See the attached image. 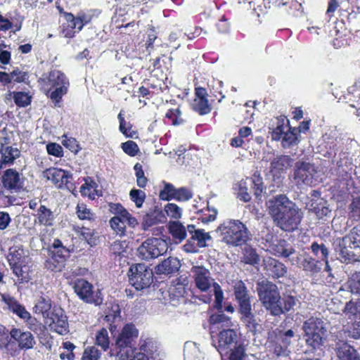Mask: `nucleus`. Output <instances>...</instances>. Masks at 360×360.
<instances>
[{
	"label": "nucleus",
	"mask_w": 360,
	"mask_h": 360,
	"mask_svg": "<svg viewBox=\"0 0 360 360\" xmlns=\"http://www.w3.org/2000/svg\"><path fill=\"white\" fill-rule=\"evenodd\" d=\"M77 214L82 220H91L94 218V214L84 203H79L77 206Z\"/></svg>",
	"instance_id": "obj_52"
},
{
	"label": "nucleus",
	"mask_w": 360,
	"mask_h": 360,
	"mask_svg": "<svg viewBox=\"0 0 360 360\" xmlns=\"http://www.w3.org/2000/svg\"><path fill=\"white\" fill-rule=\"evenodd\" d=\"M165 211L171 218L179 219L181 216V209L174 203H168L166 205Z\"/></svg>",
	"instance_id": "obj_61"
},
{
	"label": "nucleus",
	"mask_w": 360,
	"mask_h": 360,
	"mask_svg": "<svg viewBox=\"0 0 360 360\" xmlns=\"http://www.w3.org/2000/svg\"><path fill=\"white\" fill-rule=\"evenodd\" d=\"M122 148L130 156H135L139 150L138 145L133 141H127L122 143Z\"/></svg>",
	"instance_id": "obj_62"
},
{
	"label": "nucleus",
	"mask_w": 360,
	"mask_h": 360,
	"mask_svg": "<svg viewBox=\"0 0 360 360\" xmlns=\"http://www.w3.org/2000/svg\"><path fill=\"white\" fill-rule=\"evenodd\" d=\"M333 247L338 259L342 263L347 264L360 262V255L353 249V245L346 235L333 239Z\"/></svg>",
	"instance_id": "obj_9"
},
{
	"label": "nucleus",
	"mask_w": 360,
	"mask_h": 360,
	"mask_svg": "<svg viewBox=\"0 0 360 360\" xmlns=\"http://www.w3.org/2000/svg\"><path fill=\"white\" fill-rule=\"evenodd\" d=\"M193 240L197 241V245L199 248H205L207 246V242L212 240L209 233L205 232L203 229H198L191 237Z\"/></svg>",
	"instance_id": "obj_43"
},
{
	"label": "nucleus",
	"mask_w": 360,
	"mask_h": 360,
	"mask_svg": "<svg viewBox=\"0 0 360 360\" xmlns=\"http://www.w3.org/2000/svg\"><path fill=\"white\" fill-rule=\"evenodd\" d=\"M176 189L172 184L164 182V188L160 192V198L165 200L174 198Z\"/></svg>",
	"instance_id": "obj_49"
},
{
	"label": "nucleus",
	"mask_w": 360,
	"mask_h": 360,
	"mask_svg": "<svg viewBox=\"0 0 360 360\" xmlns=\"http://www.w3.org/2000/svg\"><path fill=\"white\" fill-rule=\"evenodd\" d=\"M43 176L58 188H66L71 190L73 188V184L71 182L72 175L62 169L51 167L43 172Z\"/></svg>",
	"instance_id": "obj_12"
},
{
	"label": "nucleus",
	"mask_w": 360,
	"mask_h": 360,
	"mask_svg": "<svg viewBox=\"0 0 360 360\" xmlns=\"http://www.w3.org/2000/svg\"><path fill=\"white\" fill-rule=\"evenodd\" d=\"M40 82H43L44 86H46L49 91L52 88H55L50 93V98L57 105L60 103L62 97L68 91L69 86V80L65 75L59 70H51L49 75L44 74L39 79Z\"/></svg>",
	"instance_id": "obj_5"
},
{
	"label": "nucleus",
	"mask_w": 360,
	"mask_h": 360,
	"mask_svg": "<svg viewBox=\"0 0 360 360\" xmlns=\"http://www.w3.org/2000/svg\"><path fill=\"white\" fill-rule=\"evenodd\" d=\"M343 312L349 319H351L352 316L356 315L358 313H360V302H354L349 301L347 302L344 307Z\"/></svg>",
	"instance_id": "obj_55"
},
{
	"label": "nucleus",
	"mask_w": 360,
	"mask_h": 360,
	"mask_svg": "<svg viewBox=\"0 0 360 360\" xmlns=\"http://www.w3.org/2000/svg\"><path fill=\"white\" fill-rule=\"evenodd\" d=\"M193 109L200 115H205L210 112L211 107L207 98H195L192 103Z\"/></svg>",
	"instance_id": "obj_40"
},
{
	"label": "nucleus",
	"mask_w": 360,
	"mask_h": 360,
	"mask_svg": "<svg viewBox=\"0 0 360 360\" xmlns=\"http://www.w3.org/2000/svg\"><path fill=\"white\" fill-rule=\"evenodd\" d=\"M169 231L172 237L179 240V243L183 241L186 237V229L179 221H170Z\"/></svg>",
	"instance_id": "obj_30"
},
{
	"label": "nucleus",
	"mask_w": 360,
	"mask_h": 360,
	"mask_svg": "<svg viewBox=\"0 0 360 360\" xmlns=\"http://www.w3.org/2000/svg\"><path fill=\"white\" fill-rule=\"evenodd\" d=\"M65 23L63 24V33L65 37L72 38L75 33L79 32V23L77 16H75L72 13L66 12L63 15Z\"/></svg>",
	"instance_id": "obj_22"
},
{
	"label": "nucleus",
	"mask_w": 360,
	"mask_h": 360,
	"mask_svg": "<svg viewBox=\"0 0 360 360\" xmlns=\"http://www.w3.org/2000/svg\"><path fill=\"white\" fill-rule=\"evenodd\" d=\"M120 318V307L117 304H111L109 311L107 312L105 320L107 322H114Z\"/></svg>",
	"instance_id": "obj_56"
},
{
	"label": "nucleus",
	"mask_w": 360,
	"mask_h": 360,
	"mask_svg": "<svg viewBox=\"0 0 360 360\" xmlns=\"http://www.w3.org/2000/svg\"><path fill=\"white\" fill-rule=\"evenodd\" d=\"M311 250L316 257L320 258L322 261H326L328 258V249L323 243L313 242L311 245Z\"/></svg>",
	"instance_id": "obj_38"
},
{
	"label": "nucleus",
	"mask_w": 360,
	"mask_h": 360,
	"mask_svg": "<svg viewBox=\"0 0 360 360\" xmlns=\"http://www.w3.org/2000/svg\"><path fill=\"white\" fill-rule=\"evenodd\" d=\"M191 191L186 188L181 187L176 189V192L174 199L179 201H186L191 199Z\"/></svg>",
	"instance_id": "obj_64"
},
{
	"label": "nucleus",
	"mask_w": 360,
	"mask_h": 360,
	"mask_svg": "<svg viewBox=\"0 0 360 360\" xmlns=\"http://www.w3.org/2000/svg\"><path fill=\"white\" fill-rule=\"evenodd\" d=\"M11 269L18 278V281L20 283H27L31 279L29 266L20 264L11 267Z\"/></svg>",
	"instance_id": "obj_34"
},
{
	"label": "nucleus",
	"mask_w": 360,
	"mask_h": 360,
	"mask_svg": "<svg viewBox=\"0 0 360 360\" xmlns=\"http://www.w3.org/2000/svg\"><path fill=\"white\" fill-rule=\"evenodd\" d=\"M235 298L238 304V312L252 309L251 296L245 284L242 281H236L233 284Z\"/></svg>",
	"instance_id": "obj_14"
},
{
	"label": "nucleus",
	"mask_w": 360,
	"mask_h": 360,
	"mask_svg": "<svg viewBox=\"0 0 360 360\" xmlns=\"http://www.w3.org/2000/svg\"><path fill=\"white\" fill-rule=\"evenodd\" d=\"M199 352L198 348L194 342H187L184 345V357L187 360H197L196 355Z\"/></svg>",
	"instance_id": "obj_48"
},
{
	"label": "nucleus",
	"mask_w": 360,
	"mask_h": 360,
	"mask_svg": "<svg viewBox=\"0 0 360 360\" xmlns=\"http://www.w3.org/2000/svg\"><path fill=\"white\" fill-rule=\"evenodd\" d=\"M297 129L288 127V131L284 134L282 140V146L283 148H290L292 146L297 145L299 142L297 138Z\"/></svg>",
	"instance_id": "obj_35"
},
{
	"label": "nucleus",
	"mask_w": 360,
	"mask_h": 360,
	"mask_svg": "<svg viewBox=\"0 0 360 360\" xmlns=\"http://www.w3.org/2000/svg\"><path fill=\"white\" fill-rule=\"evenodd\" d=\"M272 253L277 257H289L295 252V248L285 240L280 239L274 243L271 246Z\"/></svg>",
	"instance_id": "obj_24"
},
{
	"label": "nucleus",
	"mask_w": 360,
	"mask_h": 360,
	"mask_svg": "<svg viewBox=\"0 0 360 360\" xmlns=\"http://www.w3.org/2000/svg\"><path fill=\"white\" fill-rule=\"evenodd\" d=\"M38 221L40 224L51 226L54 219L53 212L44 205H41L38 210Z\"/></svg>",
	"instance_id": "obj_33"
},
{
	"label": "nucleus",
	"mask_w": 360,
	"mask_h": 360,
	"mask_svg": "<svg viewBox=\"0 0 360 360\" xmlns=\"http://www.w3.org/2000/svg\"><path fill=\"white\" fill-rule=\"evenodd\" d=\"M15 103L20 107H25L31 102V97L25 92L19 91L14 94Z\"/></svg>",
	"instance_id": "obj_53"
},
{
	"label": "nucleus",
	"mask_w": 360,
	"mask_h": 360,
	"mask_svg": "<svg viewBox=\"0 0 360 360\" xmlns=\"http://www.w3.org/2000/svg\"><path fill=\"white\" fill-rule=\"evenodd\" d=\"M4 299L8 305V309L13 313L16 314L19 317L23 319L30 318V313L25 309V307L18 304L15 300L11 297H8V299L4 297Z\"/></svg>",
	"instance_id": "obj_32"
},
{
	"label": "nucleus",
	"mask_w": 360,
	"mask_h": 360,
	"mask_svg": "<svg viewBox=\"0 0 360 360\" xmlns=\"http://www.w3.org/2000/svg\"><path fill=\"white\" fill-rule=\"evenodd\" d=\"M266 206L269 214L282 230L292 231L297 229L302 218L300 210L285 195L273 196L266 201Z\"/></svg>",
	"instance_id": "obj_1"
},
{
	"label": "nucleus",
	"mask_w": 360,
	"mask_h": 360,
	"mask_svg": "<svg viewBox=\"0 0 360 360\" xmlns=\"http://www.w3.org/2000/svg\"><path fill=\"white\" fill-rule=\"evenodd\" d=\"M51 300L41 297L37 304H35L34 309L36 313L41 314L44 317H49L51 312Z\"/></svg>",
	"instance_id": "obj_37"
},
{
	"label": "nucleus",
	"mask_w": 360,
	"mask_h": 360,
	"mask_svg": "<svg viewBox=\"0 0 360 360\" xmlns=\"http://www.w3.org/2000/svg\"><path fill=\"white\" fill-rule=\"evenodd\" d=\"M349 215L360 224V197L354 198L349 205Z\"/></svg>",
	"instance_id": "obj_47"
},
{
	"label": "nucleus",
	"mask_w": 360,
	"mask_h": 360,
	"mask_svg": "<svg viewBox=\"0 0 360 360\" xmlns=\"http://www.w3.org/2000/svg\"><path fill=\"white\" fill-rule=\"evenodd\" d=\"M11 338L18 342L21 349H31L34 347L35 341L30 332H23L19 328H13L10 331Z\"/></svg>",
	"instance_id": "obj_20"
},
{
	"label": "nucleus",
	"mask_w": 360,
	"mask_h": 360,
	"mask_svg": "<svg viewBox=\"0 0 360 360\" xmlns=\"http://www.w3.org/2000/svg\"><path fill=\"white\" fill-rule=\"evenodd\" d=\"M335 350L339 360H360L356 350L345 342H337Z\"/></svg>",
	"instance_id": "obj_21"
},
{
	"label": "nucleus",
	"mask_w": 360,
	"mask_h": 360,
	"mask_svg": "<svg viewBox=\"0 0 360 360\" xmlns=\"http://www.w3.org/2000/svg\"><path fill=\"white\" fill-rule=\"evenodd\" d=\"M210 321L213 325L221 324V326L230 327L232 326L231 318L223 313L212 314Z\"/></svg>",
	"instance_id": "obj_46"
},
{
	"label": "nucleus",
	"mask_w": 360,
	"mask_h": 360,
	"mask_svg": "<svg viewBox=\"0 0 360 360\" xmlns=\"http://www.w3.org/2000/svg\"><path fill=\"white\" fill-rule=\"evenodd\" d=\"M294 160L289 155H279L274 158L271 162V171L281 172L291 167Z\"/></svg>",
	"instance_id": "obj_25"
},
{
	"label": "nucleus",
	"mask_w": 360,
	"mask_h": 360,
	"mask_svg": "<svg viewBox=\"0 0 360 360\" xmlns=\"http://www.w3.org/2000/svg\"><path fill=\"white\" fill-rule=\"evenodd\" d=\"M111 228L120 236L125 234L126 231V222H124L118 217H112L110 220Z\"/></svg>",
	"instance_id": "obj_54"
},
{
	"label": "nucleus",
	"mask_w": 360,
	"mask_h": 360,
	"mask_svg": "<svg viewBox=\"0 0 360 360\" xmlns=\"http://www.w3.org/2000/svg\"><path fill=\"white\" fill-rule=\"evenodd\" d=\"M264 266L269 275L274 278L284 277L288 272V269L283 263L272 257L265 259Z\"/></svg>",
	"instance_id": "obj_18"
},
{
	"label": "nucleus",
	"mask_w": 360,
	"mask_h": 360,
	"mask_svg": "<svg viewBox=\"0 0 360 360\" xmlns=\"http://www.w3.org/2000/svg\"><path fill=\"white\" fill-rule=\"evenodd\" d=\"M240 262L246 264L255 266L259 264L260 257L256 249L250 245H245L242 252Z\"/></svg>",
	"instance_id": "obj_27"
},
{
	"label": "nucleus",
	"mask_w": 360,
	"mask_h": 360,
	"mask_svg": "<svg viewBox=\"0 0 360 360\" xmlns=\"http://www.w3.org/2000/svg\"><path fill=\"white\" fill-rule=\"evenodd\" d=\"M301 259V264L299 268L303 271L309 272L311 274H317L321 271V268L319 265V262L309 254H304V257Z\"/></svg>",
	"instance_id": "obj_29"
},
{
	"label": "nucleus",
	"mask_w": 360,
	"mask_h": 360,
	"mask_svg": "<svg viewBox=\"0 0 360 360\" xmlns=\"http://www.w3.org/2000/svg\"><path fill=\"white\" fill-rule=\"evenodd\" d=\"M298 302L299 300L297 297L291 295H284L283 297L281 299V308L282 310L281 314L294 309V307Z\"/></svg>",
	"instance_id": "obj_36"
},
{
	"label": "nucleus",
	"mask_w": 360,
	"mask_h": 360,
	"mask_svg": "<svg viewBox=\"0 0 360 360\" xmlns=\"http://www.w3.org/2000/svg\"><path fill=\"white\" fill-rule=\"evenodd\" d=\"M319 219H323L324 218L330 217L331 210L329 208L327 202L321 200L320 202L317 203L312 209Z\"/></svg>",
	"instance_id": "obj_39"
},
{
	"label": "nucleus",
	"mask_w": 360,
	"mask_h": 360,
	"mask_svg": "<svg viewBox=\"0 0 360 360\" xmlns=\"http://www.w3.org/2000/svg\"><path fill=\"white\" fill-rule=\"evenodd\" d=\"M180 266V262L176 257H169L156 266L155 272L158 274H172L178 271Z\"/></svg>",
	"instance_id": "obj_23"
},
{
	"label": "nucleus",
	"mask_w": 360,
	"mask_h": 360,
	"mask_svg": "<svg viewBox=\"0 0 360 360\" xmlns=\"http://www.w3.org/2000/svg\"><path fill=\"white\" fill-rule=\"evenodd\" d=\"M347 283L352 293L360 295V271L352 274L349 278Z\"/></svg>",
	"instance_id": "obj_45"
},
{
	"label": "nucleus",
	"mask_w": 360,
	"mask_h": 360,
	"mask_svg": "<svg viewBox=\"0 0 360 360\" xmlns=\"http://www.w3.org/2000/svg\"><path fill=\"white\" fill-rule=\"evenodd\" d=\"M48 257L44 262V266L51 271H61L65 267V262L70 255H60L58 251L56 252L48 251Z\"/></svg>",
	"instance_id": "obj_19"
},
{
	"label": "nucleus",
	"mask_w": 360,
	"mask_h": 360,
	"mask_svg": "<svg viewBox=\"0 0 360 360\" xmlns=\"http://www.w3.org/2000/svg\"><path fill=\"white\" fill-rule=\"evenodd\" d=\"M27 320L28 328L36 334H41L45 330V326L38 321L37 319L30 316V318H27Z\"/></svg>",
	"instance_id": "obj_58"
},
{
	"label": "nucleus",
	"mask_w": 360,
	"mask_h": 360,
	"mask_svg": "<svg viewBox=\"0 0 360 360\" xmlns=\"http://www.w3.org/2000/svg\"><path fill=\"white\" fill-rule=\"evenodd\" d=\"M1 155L0 169H3L6 165H11L14 160L20 156V151L16 148L12 146H4L0 148Z\"/></svg>",
	"instance_id": "obj_26"
},
{
	"label": "nucleus",
	"mask_w": 360,
	"mask_h": 360,
	"mask_svg": "<svg viewBox=\"0 0 360 360\" xmlns=\"http://www.w3.org/2000/svg\"><path fill=\"white\" fill-rule=\"evenodd\" d=\"M129 195L131 199L135 202L137 207H141L144 202L146 193L144 191L138 189H132Z\"/></svg>",
	"instance_id": "obj_60"
},
{
	"label": "nucleus",
	"mask_w": 360,
	"mask_h": 360,
	"mask_svg": "<svg viewBox=\"0 0 360 360\" xmlns=\"http://www.w3.org/2000/svg\"><path fill=\"white\" fill-rule=\"evenodd\" d=\"M138 336L139 330L134 324L128 323L123 327L115 344L120 360L128 359L135 353Z\"/></svg>",
	"instance_id": "obj_4"
},
{
	"label": "nucleus",
	"mask_w": 360,
	"mask_h": 360,
	"mask_svg": "<svg viewBox=\"0 0 360 360\" xmlns=\"http://www.w3.org/2000/svg\"><path fill=\"white\" fill-rule=\"evenodd\" d=\"M251 186L253 190L254 195L259 197L263 193L265 187L263 185L262 179L259 175L254 174L251 179Z\"/></svg>",
	"instance_id": "obj_51"
},
{
	"label": "nucleus",
	"mask_w": 360,
	"mask_h": 360,
	"mask_svg": "<svg viewBox=\"0 0 360 360\" xmlns=\"http://www.w3.org/2000/svg\"><path fill=\"white\" fill-rule=\"evenodd\" d=\"M346 236L351 241L353 249L360 255V230L354 227Z\"/></svg>",
	"instance_id": "obj_50"
},
{
	"label": "nucleus",
	"mask_w": 360,
	"mask_h": 360,
	"mask_svg": "<svg viewBox=\"0 0 360 360\" xmlns=\"http://www.w3.org/2000/svg\"><path fill=\"white\" fill-rule=\"evenodd\" d=\"M96 344L100 346L103 350L109 347L110 341L108 330L102 328L96 335Z\"/></svg>",
	"instance_id": "obj_44"
},
{
	"label": "nucleus",
	"mask_w": 360,
	"mask_h": 360,
	"mask_svg": "<svg viewBox=\"0 0 360 360\" xmlns=\"http://www.w3.org/2000/svg\"><path fill=\"white\" fill-rule=\"evenodd\" d=\"M75 293L84 302L99 306L103 303V299L100 290L96 292L93 290V285L83 278L77 279L73 286Z\"/></svg>",
	"instance_id": "obj_10"
},
{
	"label": "nucleus",
	"mask_w": 360,
	"mask_h": 360,
	"mask_svg": "<svg viewBox=\"0 0 360 360\" xmlns=\"http://www.w3.org/2000/svg\"><path fill=\"white\" fill-rule=\"evenodd\" d=\"M214 295V307L217 309H222V302L224 300V293L217 283H213Z\"/></svg>",
	"instance_id": "obj_57"
},
{
	"label": "nucleus",
	"mask_w": 360,
	"mask_h": 360,
	"mask_svg": "<svg viewBox=\"0 0 360 360\" xmlns=\"http://www.w3.org/2000/svg\"><path fill=\"white\" fill-rule=\"evenodd\" d=\"M49 323L50 326L58 333L63 335L68 332V323L66 315L60 307H54L51 312Z\"/></svg>",
	"instance_id": "obj_16"
},
{
	"label": "nucleus",
	"mask_w": 360,
	"mask_h": 360,
	"mask_svg": "<svg viewBox=\"0 0 360 360\" xmlns=\"http://www.w3.org/2000/svg\"><path fill=\"white\" fill-rule=\"evenodd\" d=\"M223 353L229 354V360H243L245 356V348L243 342L240 341L233 347H229L228 352Z\"/></svg>",
	"instance_id": "obj_31"
},
{
	"label": "nucleus",
	"mask_w": 360,
	"mask_h": 360,
	"mask_svg": "<svg viewBox=\"0 0 360 360\" xmlns=\"http://www.w3.org/2000/svg\"><path fill=\"white\" fill-rule=\"evenodd\" d=\"M222 241L228 245L238 246L251 239L252 235L247 226L239 220L227 219L218 226Z\"/></svg>",
	"instance_id": "obj_2"
},
{
	"label": "nucleus",
	"mask_w": 360,
	"mask_h": 360,
	"mask_svg": "<svg viewBox=\"0 0 360 360\" xmlns=\"http://www.w3.org/2000/svg\"><path fill=\"white\" fill-rule=\"evenodd\" d=\"M128 276L130 284L137 290L149 288L153 281L152 269L144 264L131 265Z\"/></svg>",
	"instance_id": "obj_7"
},
{
	"label": "nucleus",
	"mask_w": 360,
	"mask_h": 360,
	"mask_svg": "<svg viewBox=\"0 0 360 360\" xmlns=\"http://www.w3.org/2000/svg\"><path fill=\"white\" fill-rule=\"evenodd\" d=\"M241 315L240 320L253 335L256 334L259 327V324L257 323L255 316L252 312V309L247 310L245 311L239 312Z\"/></svg>",
	"instance_id": "obj_28"
},
{
	"label": "nucleus",
	"mask_w": 360,
	"mask_h": 360,
	"mask_svg": "<svg viewBox=\"0 0 360 360\" xmlns=\"http://www.w3.org/2000/svg\"><path fill=\"white\" fill-rule=\"evenodd\" d=\"M195 286L202 292H207L213 285L210 271L202 266H193L191 269Z\"/></svg>",
	"instance_id": "obj_13"
},
{
	"label": "nucleus",
	"mask_w": 360,
	"mask_h": 360,
	"mask_svg": "<svg viewBox=\"0 0 360 360\" xmlns=\"http://www.w3.org/2000/svg\"><path fill=\"white\" fill-rule=\"evenodd\" d=\"M256 291L259 300L271 315H281V296L275 283L266 279L259 281L256 283Z\"/></svg>",
	"instance_id": "obj_3"
},
{
	"label": "nucleus",
	"mask_w": 360,
	"mask_h": 360,
	"mask_svg": "<svg viewBox=\"0 0 360 360\" xmlns=\"http://www.w3.org/2000/svg\"><path fill=\"white\" fill-rule=\"evenodd\" d=\"M302 328L309 346L316 349L323 345L326 328L322 319L312 316L304 322Z\"/></svg>",
	"instance_id": "obj_6"
},
{
	"label": "nucleus",
	"mask_w": 360,
	"mask_h": 360,
	"mask_svg": "<svg viewBox=\"0 0 360 360\" xmlns=\"http://www.w3.org/2000/svg\"><path fill=\"white\" fill-rule=\"evenodd\" d=\"M101 352L95 347H89L83 352L82 360H98Z\"/></svg>",
	"instance_id": "obj_59"
},
{
	"label": "nucleus",
	"mask_w": 360,
	"mask_h": 360,
	"mask_svg": "<svg viewBox=\"0 0 360 360\" xmlns=\"http://www.w3.org/2000/svg\"><path fill=\"white\" fill-rule=\"evenodd\" d=\"M218 336L217 349L220 353L228 352L229 347H233L240 341L237 332L233 329H223Z\"/></svg>",
	"instance_id": "obj_17"
},
{
	"label": "nucleus",
	"mask_w": 360,
	"mask_h": 360,
	"mask_svg": "<svg viewBox=\"0 0 360 360\" xmlns=\"http://www.w3.org/2000/svg\"><path fill=\"white\" fill-rule=\"evenodd\" d=\"M316 173L315 166L309 162L298 160L295 163L293 179L297 185L311 186Z\"/></svg>",
	"instance_id": "obj_11"
},
{
	"label": "nucleus",
	"mask_w": 360,
	"mask_h": 360,
	"mask_svg": "<svg viewBox=\"0 0 360 360\" xmlns=\"http://www.w3.org/2000/svg\"><path fill=\"white\" fill-rule=\"evenodd\" d=\"M77 18L79 23V29L84 27V25L90 23L94 17L96 16V11L94 10H87V11H80L77 15Z\"/></svg>",
	"instance_id": "obj_41"
},
{
	"label": "nucleus",
	"mask_w": 360,
	"mask_h": 360,
	"mask_svg": "<svg viewBox=\"0 0 360 360\" xmlns=\"http://www.w3.org/2000/svg\"><path fill=\"white\" fill-rule=\"evenodd\" d=\"M3 186L8 190L20 191L24 186V177L15 169H6L2 176Z\"/></svg>",
	"instance_id": "obj_15"
},
{
	"label": "nucleus",
	"mask_w": 360,
	"mask_h": 360,
	"mask_svg": "<svg viewBox=\"0 0 360 360\" xmlns=\"http://www.w3.org/2000/svg\"><path fill=\"white\" fill-rule=\"evenodd\" d=\"M168 244L160 238L146 240L137 249V255L143 260H150L163 255L167 252Z\"/></svg>",
	"instance_id": "obj_8"
},
{
	"label": "nucleus",
	"mask_w": 360,
	"mask_h": 360,
	"mask_svg": "<svg viewBox=\"0 0 360 360\" xmlns=\"http://www.w3.org/2000/svg\"><path fill=\"white\" fill-rule=\"evenodd\" d=\"M345 333L348 334L349 338L353 339H359L360 338V319L359 321H356L352 323L350 326H349Z\"/></svg>",
	"instance_id": "obj_63"
},
{
	"label": "nucleus",
	"mask_w": 360,
	"mask_h": 360,
	"mask_svg": "<svg viewBox=\"0 0 360 360\" xmlns=\"http://www.w3.org/2000/svg\"><path fill=\"white\" fill-rule=\"evenodd\" d=\"M22 250L18 249L17 247H12L9 249L7 255V260L10 267L21 264Z\"/></svg>",
	"instance_id": "obj_42"
}]
</instances>
